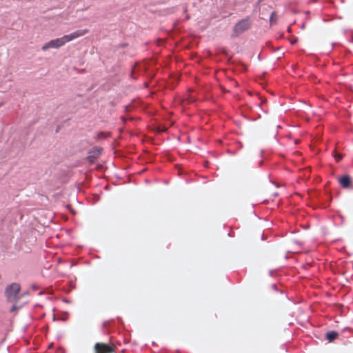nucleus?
<instances>
[{"mask_svg": "<svg viewBox=\"0 0 353 353\" xmlns=\"http://www.w3.org/2000/svg\"><path fill=\"white\" fill-rule=\"evenodd\" d=\"M95 353H112L114 349L105 343H97L94 345Z\"/></svg>", "mask_w": 353, "mask_h": 353, "instance_id": "39448f33", "label": "nucleus"}, {"mask_svg": "<svg viewBox=\"0 0 353 353\" xmlns=\"http://www.w3.org/2000/svg\"><path fill=\"white\" fill-rule=\"evenodd\" d=\"M251 25L252 23L249 17L240 20L234 26L231 37L232 38L239 37L241 34L250 29Z\"/></svg>", "mask_w": 353, "mask_h": 353, "instance_id": "7ed1b4c3", "label": "nucleus"}, {"mask_svg": "<svg viewBox=\"0 0 353 353\" xmlns=\"http://www.w3.org/2000/svg\"><path fill=\"white\" fill-rule=\"evenodd\" d=\"M276 20H277L276 12H272L271 15H270V24L271 25L275 24L276 22Z\"/></svg>", "mask_w": 353, "mask_h": 353, "instance_id": "6e6552de", "label": "nucleus"}, {"mask_svg": "<svg viewBox=\"0 0 353 353\" xmlns=\"http://www.w3.org/2000/svg\"><path fill=\"white\" fill-rule=\"evenodd\" d=\"M102 149L98 146H95L92 148L88 152V155L86 157L87 161L90 164H92L94 163L97 159H98L101 153Z\"/></svg>", "mask_w": 353, "mask_h": 353, "instance_id": "20e7f679", "label": "nucleus"}, {"mask_svg": "<svg viewBox=\"0 0 353 353\" xmlns=\"http://www.w3.org/2000/svg\"><path fill=\"white\" fill-rule=\"evenodd\" d=\"M20 285L17 283L8 285L5 289V296L8 302L16 303L19 299Z\"/></svg>", "mask_w": 353, "mask_h": 353, "instance_id": "f03ea898", "label": "nucleus"}, {"mask_svg": "<svg viewBox=\"0 0 353 353\" xmlns=\"http://www.w3.org/2000/svg\"><path fill=\"white\" fill-rule=\"evenodd\" d=\"M262 0H259V2L261 1Z\"/></svg>", "mask_w": 353, "mask_h": 353, "instance_id": "f8f14e48", "label": "nucleus"}, {"mask_svg": "<svg viewBox=\"0 0 353 353\" xmlns=\"http://www.w3.org/2000/svg\"><path fill=\"white\" fill-rule=\"evenodd\" d=\"M15 310V305H13V307L11 308L10 311L12 312Z\"/></svg>", "mask_w": 353, "mask_h": 353, "instance_id": "9d476101", "label": "nucleus"}, {"mask_svg": "<svg viewBox=\"0 0 353 353\" xmlns=\"http://www.w3.org/2000/svg\"><path fill=\"white\" fill-rule=\"evenodd\" d=\"M339 334L336 331H330L326 333L325 338L329 342H332L334 340H335Z\"/></svg>", "mask_w": 353, "mask_h": 353, "instance_id": "0eeeda50", "label": "nucleus"}, {"mask_svg": "<svg viewBox=\"0 0 353 353\" xmlns=\"http://www.w3.org/2000/svg\"><path fill=\"white\" fill-rule=\"evenodd\" d=\"M351 189H352V190H353V185L352 186Z\"/></svg>", "mask_w": 353, "mask_h": 353, "instance_id": "9b49d317", "label": "nucleus"}, {"mask_svg": "<svg viewBox=\"0 0 353 353\" xmlns=\"http://www.w3.org/2000/svg\"><path fill=\"white\" fill-rule=\"evenodd\" d=\"M89 32L88 29L78 30L71 34L64 35L61 38L50 40L42 46V50L46 51L49 48H59L66 43L71 41L78 37H82Z\"/></svg>", "mask_w": 353, "mask_h": 353, "instance_id": "f257e3e1", "label": "nucleus"}, {"mask_svg": "<svg viewBox=\"0 0 353 353\" xmlns=\"http://www.w3.org/2000/svg\"><path fill=\"white\" fill-rule=\"evenodd\" d=\"M338 182L343 189H350L352 186V178L347 174L339 177Z\"/></svg>", "mask_w": 353, "mask_h": 353, "instance_id": "423d86ee", "label": "nucleus"}, {"mask_svg": "<svg viewBox=\"0 0 353 353\" xmlns=\"http://www.w3.org/2000/svg\"><path fill=\"white\" fill-rule=\"evenodd\" d=\"M342 155L341 154H336L335 156V159L337 161H339L341 159H342Z\"/></svg>", "mask_w": 353, "mask_h": 353, "instance_id": "1a4fd4ad", "label": "nucleus"}]
</instances>
